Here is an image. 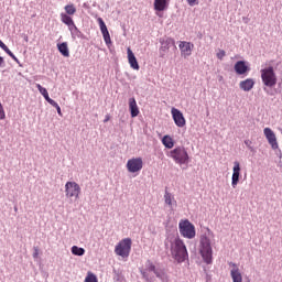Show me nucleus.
<instances>
[{
	"label": "nucleus",
	"instance_id": "nucleus-1",
	"mask_svg": "<svg viewBox=\"0 0 282 282\" xmlns=\"http://www.w3.org/2000/svg\"><path fill=\"white\" fill-rule=\"evenodd\" d=\"M171 246V254L178 263H184L188 259V251L186 245L180 237L170 236L165 241L166 246Z\"/></svg>",
	"mask_w": 282,
	"mask_h": 282
},
{
	"label": "nucleus",
	"instance_id": "nucleus-2",
	"mask_svg": "<svg viewBox=\"0 0 282 282\" xmlns=\"http://www.w3.org/2000/svg\"><path fill=\"white\" fill-rule=\"evenodd\" d=\"M140 273L142 279L147 282H155V276L162 279V273H160L151 260H147L144 267L140 268Z\"/></svg>",
	"mask_w": 282,
	"mask_h": 282
},
{
	"label": "nucleus",
	"instance_id": "nucleus-3",
	"mask_svg": "<svg viewBox=\"0 0 282 282\" xmlns=\"http://www.w3.org/2000/svg\"><path fill=\"white\" fill-rule=\"evenodd\" d=\"M170 158L175 162V164H188L191 162V156L188 155V151L184 147H176L172 151H170Z\"/></svg>",
	"mask_w": 282,
	"mask_h": 282
},
{
	"label": "nucleus",
	"instance_id": "nucleus-4",
	"mask_svg": "<svg viewBox=\"0 0 282 282\" xmlns=\"http://www.w3.org/2000/svg\"><path fill=\"white\" fill-rule=\"evenodd\" d=\"M199 253L203 257L205 263H213V247L210 246V239H208L206 236L200 238Z\"/></svg>",
	"mask_w": 282,
	"mask_h": 282
},
{
	"label": "nucleus",
	"instance_id": "nucleus-5",
	"mask_svg": "<svg viewBox=\"0 0 282 282\" xmlns=\"http://www.w3.org/2000/svg\"><path fill=\"white\" fill-rule=\"evenodd\" d=\"M262 83L265 87H275L276 86V73L274 72V67L269 66L265 68H262L260 70Z\"/></svg>",
	"mask_w": 282,
	"mask_h": 282
},
{
	"label": "nucleus",
	"instance_id": "nucleus-6",
	"mask_svg": "<svg viewBox=\"0 0 282 282\" xmlns=\"http://www.w3.org/2000/svg\"><path fill=\"white\" fill-rule=\"evenodd\" d=\"M178 229L182 237H185V239H195V225L192 224L189 219H182L178 223Z\"/></svg>",
	"mask_w": 282,
	"mask_h": 282
},
{
	"label": "nucleus",
	"instance_id": "nucleus-7",
	"mask_svg": "<svg viewBox=\"0 0 282 282\" xmlns=\"http://www.w3.org/2000/svg\"><path fill=\"white\" fill-rule=\"evenodd\" d=\"M131 238H124L118 242L115 248V253L122 259H127L131 254Z\"/></svg>",
	"mask_w": 282,
	"mask_h": 282
},
{
	"label": "nucleus",
	"instance_id": "nucleus-8",
	"mask_svg": "<svg viewBox=\"0 0 282 282\" xmlns=\"http://www.w3.org/2000/svg\"><path fill=\"white\" fill-rule=\"evenodd\" d=\"M80 185L76 182L68 181L65 184V193L68 199L74 197L75 199H80Z\"/></svg>",
	"mask_w": 282,
	"mask_h": 282
},
{
	"label": "nucleus",
	"instance_id": "nucleus-9",
	"mask_svg": "<svg viewBox=\"0 0 282 282\" xmlns=\"http://www.w3.org/2000/svg\"><path fill=\"white\" fill-rule=\"evenodd\" d=\"M126 166L129 173H139V171H142V166H144V163L142 161V158H133L128 160Z\"/></svg>",
	"mask_w": 282,
	"mask_h": 282
},
{
	"label": "nucleus",
	"instance_id": "nucleus-10",
	"mask_svg": "<svg viewBox=\"0 0 282 282\" xmlns=\"http://www.w3.org/2000/svg\"><path fill=\"white\" fill-rule=\"evenodd\" d=\"M178 47L181 50V56H183V58H188V56L193 54L195 44L186 41H181Z\"/></svg>",
	"mask_w": 282,
	"mask_h": 282
},
{
	"label": "nucleus",
	"instance_id": "nucleus-11",
	"mask_svg": "<svg viewBox=\"0 0 282 282\" xmlns=\"http://www.w3.org/2000/svg\"><path fill=\"white\" fill-rule=\"evenodd\" d=\"M171 113L176 127H180V128L186 127V119L184 118V113H182L180 109L172 108Z\"/></svg>",
	"mask_w": 282,
	"mask_h": 282
},
{
	"label": "nucleus",
	"instance_id": "nucleus-12",
	"mask_svg": "<svg viewBox=\"0 0 282 282\" xmlns=\"http://www.w3.org/2000/svg\"><path fill=\"white\" fill-rule=\"evenodd\" d=\"M263 134L268 140V143L270 144V147L273 150L279 149V142L276 141V134L274 133V131H272V129L270 128H264L263 129Z\"/></svg>",
	"mask_w": 282,
	"mask_h": 282
},
{
	"label": "nucleus",
	"instance_id": "nucleus-13",
	"mask_svg": "<svg viewBox=\"0 0 282 282\" xmlns=\"http://www.w3.org/2000/svg\"><path fill=\"white\" fill-rule=\"evenodd\" d=\"M232 171L231 186L232 188H237V184H239V175H241V164L238 161L234 162Z\"/></svg>",
	"mask_w": 282,
	"mask_h": 282
},
{
	"label": "nucleus",
	"instance_id": "nucleus-14",
	"mask_svg": "<svg viewBox=\"0 0 282 282\" xmlns=\"http://www.w3.org/2000/svg\"><path fill=\"white\" fill-rule=\"evenodd\" d=\"M229 265L231 268L230 276L232 279V282H243V275H241L239 265H237V263H234V262H229Z\"/></svg>",
	"mask_w": 282,
	"mask_h": 282
},
{
	"label": "nucleus",
	"instance_id": "nucleus-15",
	"mask_svg": "<svg viewBox=\"0 0 282 282\" xmlns=\"http://www.w3.org/2000/svg\"><path fill=\"white\" fill-rule=\"evenodd\" d=\"M160 43H161V47H160L161 56H164V54L169 52V50H171V45H175V40L171 37H165V39H161Z\"/></svg>",
	"mask_w": 282,
	"mask_h": 282
},
{
	"label": "nucleus",
	"instance_id": "nucleus-16",
	"mask_svg": "<svg viewBox=\"0 0 282 282\" xmlns=\"http://www.w3.org/2000/svg\"><path fill=\"white\" fill-rule=\"evenodd\" d=\"M127 54L130 67L138 72L140 69V64H138V58H135V55L133 54V51H131V47H128Z\"/></svg>",
	"mask_w": 282,
	"mask_h": 282
},
{
	"label": "nucleus",
	"instance_id": "nucleus-17",
	"mask_svg": "<svg viewBox=\"0 0 282 282\" xmlns=\"http://www.w3.org/2000/svg\"><path fill=\"white\" fill-rule=\"evenodd\" d=\"M234 69L236 74H238V76H243V74H248V72H250V68L248 67V65H246V62L243 61H238L235 64Z\"/></svg>",
	"mask_w": 282,
	"mask_h": 282
},
{
	"label": "nucleus",
	"instance_id": "nucleus-18",
	"mask_svg": "<svg viewBox=\"0 0 282 282\" xmlns=\"http://www.w3.org/2000/svg\"><path fill=\"white\" fill-rule=\"evenodd\" d=\"M239 88L242 91H252V89H254V79L252 78H247L245 80H241L239 83Z\"/></svg>",
	"mask_w": 282,
	"mask_h": 282
},
{
	"label": "nucleus",
	"instance_id": "nucleus-19",
	"mask_svg": "<svg viewBox=\"0 0 282 282\" xmlns=\"http://www.w3.org/2000/svg\"><path fill=\"white\" fill-rule=\"evenodd\" d=\"M129 109L131 118H138V116H140V108H138V102L135 101V98L129 99Z\"/></svg>",
	"mask_w": 282,
	"mask_h": 282
},
{
	"label": "nucleus",
	"instance_id": "nucleus-20",
	"mask_svg": "<svg viewBox=\"0 0 282 282\" xmlns=\"http://www.w3.org/2000/svg\"><path fill=\"white\" fill-rule=\"evenodd\" d=\"M153 6L155 12H164L169 9V0H154Z\"/></svg>",
	"mask_w": 282,
	"mask_h": 282
},
{
	"label": "nucleus",
	"instance_id": "nucleus-21",
	"mask_svg": "<svg viewBox=\"0 0 282 282\" xmlns=\"http://www.w3.org/2000/svg\"><path fill=\"white\" fill-rule=\"evenodd\" d=\"M163 197H164L165 205L169 206V208H173V204H177V200H175V196L171 194L169 189H165Z\"/></svg>",
	"mask_w": 282,
	"mask_h": 282
},
{
	"label": "nucleus",
	"instance_id": "nucleus-22",
	"mask_svg": "<svg viewBox=\"0 0 282 282\" xmlns=\"http://www.w3.org/2000/svg\"><path fill=\"white\" fill-rule=\"evenodd\" d=\"M162 144L165 147V149H173V147H175V141L171 138V135L165 134L162 138Z\"/></svg>",
	"mask_w": 282,
	"mask_h": 282
},
{
	"label": "nucleus",
	"instance_id": "nucleus-23",
	"mask_svg": "<svg viewBox=\"0 0 282 282\" xmlns=\"http://www.w3.org/2000/svg\"><path fill=\"white\" fill-rule=\"evenodd\" d=\"M57 50L62 54V56H65L66 58H68V56H69V47L67 46V42L57 44Z\"/></svg>",
	"mask_w": 282,
	"mask_h": 282
},
{
	"label": "nucleus",
	"instance_id": "nucleus-24",
	"mask_svg": "<svg viewBox=\"0 0 282 282\" xmlns=\"http://www.w3.org/2000/svg\"><path fill=\"white\" fill-rule=\"evenodd\" d=\"M61 21L68 28H74V19H72V17L67 15L66 13H61Z\"/></svg>",
	"mask_w": 282,
	"mask_h": 282
},
{
	"label": "nucleus",
	"instance_id": "nucleus-25",
	"mask_svg": "<svg viewBox=\"0 0 282 282\" xmlns=\"http://www.w3.org/2000/svg\"><path fill=\"white\" fill-rule=\"evenodd\" d=\"M70 252L75 257H83L85 254V248H80L78 246H73L70 249Z\"/></svg>",
	"mask_w": 282,
	"mask_h": 282
},
{
	"label": "nucleus",
	"instance_id": "nucleus-26",
	"mask_svg": "<svg viewBox=\"0 0 282 282\" xmlns=\"http://www.w3.org/2000/svg\"><path fill=\"white\" fill-rule=\"evenodd\" d=\"M66 14L68 17H72L74 14H76V7H74V4H67L65 8H64Z\"/></svg>",
	"mask_w": 282,
	"mask_h": 282
},
{
	"label": "nucleus",
	"instance_id": "nucleus-27",
	"mask_svg": "<svg viewBox=\"0 0 282 282\" xmlns=\"http://www.w3.org/2000/svg\"><path fill=\"white\" fill-rule=\"evenodd\" d=\"M97 21L101 30V34L109 32V30L107 29V24H105V20H102V18H98Z\"/></svg>",
	"mask_w": 282,
	"mask_h": 282
},
{
	"label": "nucleus",
	"instance_id": "nucleus-28",
	"mask_svg": "<svg viewBox=\"0 0 282 282\" xmlns=\"http://www.w3.org/2000/svg\"><path fill=\"white\" fill-rule=\"evenodd\" d=\"M84 282H98V278L91 271H88Z\"/></svg>",
	"mask_w": 282,
	"mask_h": 282
},
{
	"label": "nucleus",
	"instance_id": "nucleus-29",
	"mask_svg": "<svg viewBox=\"0 0 282 282\" xmlns=\"http://www.w3.org/2000/svg\"><path fill=\"white\" fill-rule=\"evenodd\" d=\"M102 36H104V41H105L106 45H110L111 35L109 34V31H107L106 33H102Z\"/></svg>",
	"mask_w": 282,
	"mask_h": 282
},
{
	"label": "nucleus",
	"instance_id": "nucleus-30",
	"mask_svg": "<svg viewBox=\"0 0 282 282\" xmlns=\"http://www.w3.org/2000/svg\"><path fill=\"white\" fill-rule=\"evenodd\" d=\"M2 50L3 52H6V54H8V56L13 58V61H17V56L14 55V53H12V51H10V48H8V46L3 47Z\"/></svg>",
	"mask_w": 282,
	"mask_h": 282
},
{
	"label": "nucleus",
	"instance_id": "nucleus-31",
	"mask_svg": "<svg viewBox=\"0 0 282 282\" xmlns=\"http://www.w3.org/2000/svg\"><path fill=\"white\" fill-rule=\"evenodd\" d=\"M36 87L40 91V94H42V96H46L48 93H47V89L46 88H43V86H41V84H36Z\"/></svg>",
	"mask_w": 282,
	"mask_h": 282
},
{
	"label": "nucleus",
	"instance_id": "nucleus-32",
	"mask_svg": "<svg viewBox=\"0 0 282 282\" xmlns=\"http://www.w3.org/2000/svg\"><path fill=\"white\" fill-rule=\"evenodd\" d=\"M218 61H224V57L226 56V51L219 50V52L216 54Z\"/></svg>",
	"mask_w": 282,
	"mask_h": 282
},
{
	"label": "nucleus",
	"instance_id": "nucleus-33",
	"mask_svg": "<svg viewBox=\"0 0 282 282\" xmlns=\"http://www.w3.org/2000/svg\"><path fill=\"white\" fill-rule=\"evenodd\" d=\"M0 120H6V110H3V105L0 101Z\"/></svg>",
	"mask_w": 282,
	"mask_h": 282
},
{
	"label": "nucleus",
	"instance_id": "nucleus-34",
	"mask_svg": "<svg viewBox=\"0 0 282 282\" xmlns=\"http://www.w3.org/2000/svg\"><path fill=\"white\" fill-rule=\"evenodd\" d=\"M186 2L188 3V6H191V8H193L194 6H199V0H186Z\"/></svg>",
	"mask_w": 282,
	"mask_h": 282
},
{
	"label": "nucleus",
	"instance_id": "nucleus-35",
	"mask_svg": "<svg viewBox=\"0 0 282 282\" xmlns=\"http://www.w3.org/2000/svg\"><path fill=\"white\" fill-rule=\"evenodd\" d=\"M33 258L39 259V248H34Z\"/></svg>",
	"mask_w": 282,
	"mask_h": 282
},
{
	"label": "nucleus",
	"instance_id": "nucleus-36",
	"mask_svg": "<svg viewBox=\"0 0 282 282\" xmlns=\"http://www.w3.org/2000/svg\"><path fill=\"white\" fill-rule=\"evenodd\" d=\"M48 104H51L52 107H58V102H56L54 99H51Z\"/></svg>",
	"mask_w": 282,
	"mask_h": 282
},
{
	"label": "nucleus",
	"instance_id": "nucleus-37",
	"mask_svg": "<svg viewBox=\"0 0 282 282\" xmlns=\"http://www.w3.org/2000/svg\"><path fill=\"white\" fill-rule=\"evenodd\" d=\"M58 116H63V112L61 111V106L57 105V107H55Z\"/></svg>",
	"mask_w": 282,
	"mask_h": 282
},
{
	"label": "nucleus",
	"instance_id": "nucleus-38",
	"mask_svg": "<svg viewBox=\"0 0 282 282\" xmlns=\"http://www.w3.org/2000/svg\"><path fill=\"white\" fill-rule=\"evenodd\" d=\"M44 98L47 102H50L52 100V98H50V94L47 93L46 95H44Z\"/></svg>",
	"mask_w": 282,
	"mask_h": 282
},
{
	"label": "nucleus",
	"instance_id": "nucleus-39",
	"mask_svg": "<svg viewBox=\"0 0 282 282\" xmlns=\"http://www.w3.org/2000/svg\"><path fill=\"white\" fill-rule=\"evenodd\" d=\"M68 29H69L70 32H72L73 30H78V26H76V23H74V26H68Z\"/></svg>",
	"mask_w": 282,
	"mask_h": 282
},
{
	"label": "nucleus",
	"instance_id": "nucleus-40",
	"mask_svg": "<svg viewBox=\"0 0 282 282\" xmlns=\"http://www.w3.org/2000/svg\"><path fill=\"white\" fill-rule=\"evenodd\" d=\"M6 46H7L6 43H3V41L0 40V47H1V50H3Z\"/></svg>",
	"mask_w": 282,
	"mask_h": 282
},
{
	"label": "nucleus",
	"instance_id": "nucleus-41",
	"mask_svg": "<svg viewBox=\"0 0 282 282\" xmlns=\"http://www.w3.org/2000/svg\"><path fill=\"white\" fill-rule=\"evenodd\" d=\"M6 62L3 61V57H1L0 56V67H3V64H4Z\"/></svg>",
	"mask_w": 282,
	"mask_h": 282
},
{
	"label": "nucleus",
	"instance_id": "nucleus-42",
	"mask_svg": "<svg viewBox=\"0 0 282 282\" xmlns=\"http://www.w3.org/2000/svg\"><path fill=\"white\" fill-rule=\"evenodd\" d=\"M245 144L250 149V144H252V142L251 141H245Z\"/></svg>",
	"mask_w": 282,
	"mask_h": 282
},
{
	"label": "nucleus",
	"instance_id": "nucleus-43",
	"mask_svg": "<svg viewBox=\"0 0 282 282\" xmlns=\"http://www.w3.org/2000/svg\"><path fill=\"white\" fill-rule=\"evenodd\" d=\"M110 119H111V117L109 115H107L106 118L104 119V122H107Z\"/></svg>",
	"mask_w": 282,
	"mask_h": 282
}]
</instances>
